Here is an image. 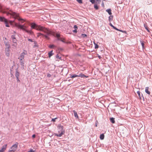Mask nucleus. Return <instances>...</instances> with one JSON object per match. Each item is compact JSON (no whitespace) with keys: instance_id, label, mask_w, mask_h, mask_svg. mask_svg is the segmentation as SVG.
<instances>
[{"instance_id":"a878e982","label":"nucleus","mask_w":152,"mask_h":152,"mask_svg":"<svg viewBox=\"0 0 152 152\" xmlns=\"http://www.w3.org/2000/svg\"><path fill=\"white\" fill-rule=\"evenodd\" d=\"M113 15H110V16H109L108 18L109 21L110 22H111V21H112L113 20Z\"/></svg>"},{"instance_id":"3c124183","label":"nucleus","mask_w":152,"mask_h":152,"mask_svg":"<svg viewBox=\"0 0 152 152\" xmlns=\"http://www.w3.org/2000/svg\"><path fill=\"white\" fill-rule=\"evenodd\" d=\"M65 43H66V44H70L71 43V42H66Z\"/></svg>"},{"instance_id":"4c0bfd02","label":"nucleus","mask_w":152,"mask_h":152,"mask_svg":"<svg viewBox=\"0 0 152 152\" xmlns=\"http://www.w3.org/2000/svg\"><path fill=\"white\" fill-rule=\"evenodd\" d=\"M14 43L12 45V46L16 48L17 45V43Z\"/></svg>"},{"instance_id":"f257e3e1","label":"nucleus","mask_w":152,"mask_h":152,"mask_svg":"<svg viewBox=\"0 0 152 152\" xmlns=\"http://www.w3.org/2000/svg\"><path fill=\"white\" fill-rule=\"evenodd\" d=\"M31 28L32 29H36L37 30L40 31H44L45 32L47 31V29L44 27L40 25H38L34 23H32L31 24Z\"/></svg>"},{"instance_id":"6e6552de","label":"nucleus","mask_w":152,"mask_h":152,"mask_svg":"<svg viewBox=\"0 0 152 152\" xmlns=\"http://www.w3.org/2000/svg\"><path fill=\"white\" fill-rule=\"evenodd\" d=\"M18 144V143L17 142H16L15 144L12 145L10 148V149H12L14 151H15L17 148Z\"/></svg>"},{"instance_id":"864d4df0","label":"nucleus","mask_w":152,"mask_h":152,"mask_svg":"<svg viewBox=\"0 0 152 152\" xmlns=\"http://www.w3.org/2000/svg\"><path fill=\"white\" fill-rule=\"evenodd\" d=\"M151 3V2H150V3H148H148H147L148 4H150Z\"/></svg>"},{"instance_id":"de8ad7c7","label":"nucleus","mask_w":152,"mask_h":152,"mask_svg":"<svg viewBox=\"0 0 152 152\" xmlns=\"http://www.w3.org/2000/svg\"><path fill=\"white\" fill-rule=\"evenodd\" d=\"M47 76L48 77H50L51 76V75L50 74L48 73L47 74Z\"/></svg>"},{"instance_id":"4468645a","label":"nucleus","mask_w":152,"mask_h":152,"mask_svg":"<svg viewBox=\"0 0 152 152\" xmlns=\"http://www.w3.org/2000/svg\"><path fill=\"white\" fill-rule=\"evenodd\" d=\"M15 76L16 78L19 77L20 75V72H18V68H17L15 69Z\"/></svg>"},{"instance_id":"f704fd0d","label":"nucleus","mask_w":152,"mask_h":152,"mask_svg":"<svg viewBox=\"0 0 152 152\" xmlns=\"http://www.w3.org/2000/svg\"><path fill=\"white\" fill-rule=\"evenodd\" d=\"M58 40L60 41H61L62 42H63L64 43H65L66 42L64 41L63 40V39L61 38L60 39H58Z\"/></svg>"},{"instance_id":"c9c22d12","label":"nucleus","mask_w":152,"mask_h":152,"mask_svg":"<svg viewBox=\"0 0 152 152\" xmlns=\"http://www.w3.org/2000/svg\"><path fill=\"white\" fill-rule=\"evenodd\" d=\"M90 1L92 4H94L95 3V0H89Z\"/></svg>"},{"instance_id":"79ce46f5","label":"nucleus","mask_w":152,"mask_h":152,"mask_svg":"<svg viewBox=\"0 0 152 152\" xmlns=\"http://www.w3.org/2000/svg\"><path fill=\"white\" fill-rule=\"evenodd\" d=\"M16 79H17V82H20V80L19 79V77L16 78Z\"/></svg>"},{"instance_id":"473e14b6","label":"nucleus","mask_w":152,"mask_h":152,"mask_svg":"<svg viewBox=\"0 0 152 152\" xmlns=\"http://www.w3.org/2000/svg\"><path fill=\"white\" fill-rule=\"evenodd\" d=\"M55 47V45H50L49 46V48H53Z\"/></svg>"},{"instance_id":"6e6d98bb","label":"nucleus","mask_w":152,"mask_h":152,"mask_svg":"<svg viewBox=\"0 0 152 152\" xmlns=\"http://www.w3.org/2000/svg\"><path fill=\"white\" fill-rule=\"evenodd\" d=\"M95 126H97V124H96V125H95Z\"/></svg>"},{"instance_id":"f3484780","label":"nucleus","mask_w":152,"mask_h":152,"mask_svg":"<svg viewBox=\"0 0 152 152\" xmlns=\"http://www.w3.org/2000/svg\"><path fill=\"white\" fill-rule=\"evenodd\" d=\"M20 60V65L22 66H24V60H22L21 59H19Z\"/></svg>"},{"instance_id":"9d476101","label":"nucleus","mask_w":152,"mask_h":152,"mask_svg":"<svg viewBox=\"0 0 152 152\" xmlns=\"http://www.w3.org/2000/svg\"><path fill=\"white\" fill-rule=\"evenodd\" d=\"M26 54V53L23 52L21 53L20 57L18 58L19 59H21L22 60L24 59V56Z\"/></svg>"},{"instance_id":"20e7f679","label":"nucleus","mask_w":152,"mask_h":152,"mask_svg":"<svg viewBox=\"0 0 152 152\" xmlns=\"http://www.w3.org/2000/svg\"><path fill=\"white\" fill-rule=\"evenodd\" d=\"M14 26L18 28L21 29L23 31H25L28 30L27 29L28 28V26H26L24 25H20L19 23H14Z\"/></svg>"},{"instance_id":"5701e85b","label":"nucleus","mask_w":152,"mask_h":152,"mask_svg":"<svg viewBox=\"0 0 152 152\" xmlns=\"http://www.w3.org/2000/svg\"><path fill=\"white\" fill-rule=\"evenodd\" d=\"M110 122L113 124H114L115 123V118H110Z\"/></svg>"},{"instance_id":"37998d69","label":"nucleus","mask_w":152,"mask_h":152,"mask_svg":"<svg viewBox=\"0 0 152 152\" xmlns=\"http://www.w3.org/2000/svg\"><path fill=\"white\" fill-rule=\"evenodd\" d=\"M74 28H75V29H77V26L76 25H75L74 26Z\"/></svg>"},{"instance_id":"dca6fc26","label":"nucleus","mask_w":152,"mask_h":152,"mask_svg":"<svg viewBox=\"0 0 152 152\" xmlns=\"http://www.w3.org/2000/svg\"><path fill=\"white\" fill-rule=\"evenodd\" d=\"M4 44L6 46L5 48H10V45L9 42H5Z\"/></svg>"},{"instance_id":"393cba45","label":"nucleus","mask_w":152,"mask_h":152,"mask_svg":"<svg viewBox=\"0 0 152 152\" xmlns=\"http://www.w3.org/2000/svg\"><path fill=\"white\" fill-rule=\"evenodd\" d=\"M100 138L101 140H103L104 138V135L103 134H102L100 135Z\"/></svg>"},{"instance_id":"6ab92c4d","label":"nucleus","mask_w":152,"mask_h":152,"mask_svg":"<svg viewBox=\"0 0 152 152\" xmlns=\"http://www.w3.org/2000/svg\"><path fill=\"white\" fill-rule=\"evenodd\" d=\"M148 87H146L145 88V92L148 94H150V92L148 91Z\"/></svg>"},{"instance_id":"c85d7f7f","label":"nucleus","mask_w":152,"mask_h":152,"mask_svg":"<svg viewBox=\"0 0 152 152\" xmlns=\"http://www.w3.org/2000/svg\"><path fill=\"white\" fill-rule=\"evenodd\" d=\"M144 26L145 28V29L148 32H150V31H149V28L148 27V26H147V25L146 24H144Z\"/></svg>"},{"instance_id":"f03ea898","label":"nucleus","mask_w":152,"mask_h":152,"mask_svg":"<svg viewBox=\"0 0 152 152\" xmlns=\"http://www.w3.org/2000/svg\"><path fill=\"white\" fill-rule=\"evenodd\" d=\"M57 127L58 134L55 133V135L58 137H61L65 133V130L64 129V127L62 126L58 125Z\"/></svg>"},{"instance_id":"7c9ffc66","label":"nucleus","mask_w":152,"mask_h":152,"mask_svg":"<svg viewBox=\"0 0 152 152\" xmlns=\"http://www.w3.org/2000/svg\"><path fill=\"white\" fill-rule=\"evenodd\" d=\"M94 43L95 45V49L98 48H99V46L97 44L95 43L94 42Z\"/></svg>"},{"instance_id":"9b49d317","label":"nucleus","mask_w":152,"mask_h":152,"mask_svg":"<svg viewBox=\"0 0 152 152\" xmlns=\"http://www.w3.org/2000/svg\"><path fill=\"white\" fill-rule=\"evenodd\" d=\"M52 33H54V35H53V36L56 37L57 38V39L58 40V39H60L61 38L60 37V35L58 33H56L55 32L52 31Z\"/></svg>"},{"instance_id":"a18cd8bd","label":"nucleus","mask_w":152,"mask_h":152,"mask_svg":"<svg viewBox=\"0 0 152 152\" xmlns=\"http://www.w3.org/2000/svg\"><path fill=\"white\" fill-rule=\"evenodd\" d=\"M14 151H13L12 149L10 150L8 152H14Z\"/></svg>"},{"instance_id":"09e8293b","label":"nucleus","mask_w":152,"mask_h":152,"mask_svg":"<svg viewBox=\"0 0 152 152\" xmlns=\"http://www.w3.org/2000/svg\"><path fill=\"white\" fill-rule=\"evenodd\" d=\"M28 41H30V42H33V41L31 39H28Z\"/></svg>"},{"instance_id":"2f4dec72","label":"nucleus","mask_w":152,"mask_h":152,"mask_svg":"<svg viewBox=\"0 0 152 152\" xmlns=\"http://www.w3.org/2000/svg\"><path fill=\"white\" fill-rule=\"evenodd\" d=\"M80 4L83 3L82 0H76Z\"/></svg>"},{"instance_id":"f8f14e48","label":"nucleus","mask_w":152,"mask_h":152,"mask_svg":"<svg viewBox=\"0 0 152 152\" xmlns=\"http://www.w3.org/2000/svg\"><path fill=\"white\" fill-rule=\"evenodd\" d=\"M11 38L12 39V41L13 43H17V40L16 39L15 35H12Z\"/></svg>"},{"instance_id":"603ef678","label":"nucleus","mask_w":152,"mask_h":152,"mask_svg":"<svg viewBox=\"0 0 152 152\" xmlns=\"http://www.w3.org/2000/svg\"><path fill=\"white\" fill-rule=\"evenodd\" d=\"M102 6L104 7V5L103 2V1L102 4Z\"/></svg>"},{"instance_id":"0eeeda50","label":"nucleus","mask_w":152,"mask_h":152,"mask_svg":"<svg viewBox=\"0 0 152 152\" xmlns=\"http://www.w3.org/2000/svg\"><path fill=\"white\" fill-rule=\"evenodd\" d=\"M10 14L14 18L17 19L19 21L24 20L23 19L19 18L18 14L15 12L11 11Z\"/></svg>"},{"instance_id":"39448f33","label":"nucleus","mask_w":152,"mask_h":152,"mask_svg":"<svg viewBox=\"0 0 152 152\" xmlns=\"http://www.w3.org/2000/svg\"><path fill=\"white\" fill-rule=\"evenodd\" d=\"M45 28L47 30V31L46 32H45L44 31H42L46 34H44L43 36L45 37V38L47 39H49V38L48 36L50 35H54V33H52V31H50L49 28Z\"/></svg>"},{"instance_id":"e433bc0d","label":"nucleus","mask_w":152,"mask_h":152,"mask_svg":"<svg viewBox=\"0 0 152 152\" xmlns=\"http://www.w3.org/2000/svg\"><path fill=\"white\" fill-rule=\"evenodd\" d=\"M81 36L83 38L87 37V35L85 34H82Z\"/></svg>"},{"instance_id":"c756f323","label":"nucleus","mask_w":152,"mask_h":152,"mask_svg":"<svg viewBox=\"0 0 152 152\" xmlns=\"http://www.w3.org/2000/svg\"><path fill=\"white\" fill-rule=\"evenodd\" d=\"M101 2V0H95V3L99 4Z\"/></svg>"},{"instance_id":"8fccbe9b","label":"nucleus","mask_w":152,"mask_h":152,"mask_svg":"<svg viewBox=\"0 0 152 152\" xmlns=\"http://www.w3.org/2000/svg\"><path fill=\"white\" fill-rule=\"evenodd\" d=\"M36 137V135L35 134H34L32 135V137L33 138H35Z\"/></svg>"},{"instance_id":"2eb2a0df","label":"nucleus","mask_w":152,"mask_h":152,"mask_svg":"<svg viewBox=\"0 0 152 152\" xmlns=\"http://www.w3.org/2000/svg\"><path fill=\"white\" fill-rule=\"evenodd\" d=\"M7 144H6L4 145L1 149L0 150V152H4V151L6 150L7 147Z\"/></svg>"},{"instance_id":"58836bf2","label":"nucleus","mask_w":152,"mask_h":152,"mask_svg":"<svg viewBox=\"0 0 152 152\" xmlns=\"http://www.w3.org/2000/svg\"><path fill=\"white\" fill-rule=\"evenodd\" d=\"M35 45L33 47L34 48L35 47H37L38 46V45H37V42H34Z\"/></svg>"},{"instance_id":"a211bd4d","label":"nucleus","mask_w":152,"mask_h":152,"mask_svg":"<svg viewBox=\"0 0 152 152\" xmlns=\"http://www.w3.org/2000/svg\"><path fill=\"white\" fill-rule=\"evenodd\" d=\"M137 93L138 94V95L139 97V98L140 99H141V96L143 98V99H144V98L142 94L141 95H140V91H137Z\"/></svg>"},{"instance_id":"ddd939ff","label":"nucleus","mask_w":152,"mask_h":152,"mask_svg":"<svg viewBox=\"0 0 152 152\" xmlns=\"http://www.w3.org/2000/svg\"><path fill=\"white\" fill-rule=\"evenodd\" d=\"M109 25L111 26L112 27H113V29L117 30V31H121V32H125L126 31H123L121 30H119V29H118L116 27H115L114 26H113V24L111 23H109Z\"/></svg>"},{"instance_id":"c03bdc74","label":"nucleus","mask_w":152,"mask_h":152,"mask_svg":"<svg viewBox=\"0 0 152 152\" xmlns=\"http://www.w3.org/2000/svg\"><path fill=\"white\" fill-rule=\"evenodd\" d=\"M73 32L74 33H76L77 32V29H75L73 31Z\"/></svg>"},{"instance_id":"aec40b11","label":"nucleus","mask_w":152,"mask_h":152,"mask_svg":"<svg viewBox=\"0 0 152 152\" xmlns=\"http://www.w3.org/2000/svg\"><path fill=\"white\" fill-rule=\"evenodd\" d=\"M106 11L107 12L109 15H111L112 13L111 12V10L110 9H107L106 10Z\"/></svg>"},{"instance_id":"a19ab883","label":"nucleus","mask_w":152,"mask_h":152,"mask_svg":"<svg viewBox=\"0 0 152 152\" xmlns=\"http://www.w3.org/2000/svg\"><path fill=\"white\" fill-rule=\"evenodd\" d=\"M56 57L58 59H60L61 58L60 57H59L58 54H57L56 55Z\"/></svg>"},{"instance_id":"412c9836","label":"nucleus","mask_w":152,"mask_h":152,"mask_svg":"<svg viewBox=\"0 0 152 152\" xmlns=\"http://www.w3.org/2000/svg\"><path fill=\"white\" fill-rule=\"evenodd\" d=\"M53 51L52 50L49 52L48 53V56L50 58L52 55H53Z\"/></svg>"},{"instance_id":"ea45409f","label":"nucleus","mask_w":152,"mask_h":152,"mask_svg":"<svg viewBox=\"0 0 152 152\" xmlns=\"http://www.w3.org/2000/svg\"><path fill=\"white\" fill-rule=\"evenodd\" d=\"M35 151L33 150L32 149H31L30 150L28 151L27 152H34Z\"/></svg>"},{"instance_id":"1a4fd4ad","label":"nucleus","mask_w":152,"mask_h":152,"mask_svg":"<svg viewBox=\"0 0 152 152\" xmlns=\"http://www.w3.org/2000/svg\"><path fill=\"white\" fill-rule=\"evenodd\" d=\"M10 48H5V51L6 55L7 56L9 57L10 56Z\"/></svg>"},{"instance_id":"7ed1b4c3","label":"nucleus","mask_w":152,"mask_h":152,"mask_svg":"<svg viewBox=\"0 0 152 152\" xmlns=\"http://www.w3.org/2000/svg\"><path fill=\"white\" fill-rule=\"evenodd\" d=\"M0 21L2 22H4L5 24V26L7 27H9L10 26L9 23H10L11 24H12V23H15L14 21L9 20L8 21L7 19L5 18L4 17H0Z\"/></svg>"},{"instance_id":"5fc2aeb1","label":"nucleus","mask_w":152,"mask_h":152,"mask_svg":"<svg viewBox=\"0 0 152 152\" xmlns=\"http://www.w3.org/2000/svg\"><path fill=\"white\" fill-rule=\"evenodd\" d=\"M98 57L99 58V59H100V58H102V57H101V56H98Z\"/></svg>"},{"instance_id":"4d7b16f0","label":"nucleus","mask_w":152,"mask_h":152,"mask_svg":"<svg viewBox=\"0 0 152 152\" xmlns=\"http://www.w3.org/2000/svg\"><path fill=\"white\" fill-rule=\"evenodd\" d=\"M14 33H16V32L15 31H14Z\"/></svg>"},{"instance_id":"49530a36","label":"nucleus","mask_w":152,"mask_h":152,"mask_svg":"<svg viewBox=\"0 0 152 152\" xmlns=\"http://www.w3.org/2000/svg\"><path fill=\"white\" fill-rule=\"evenodd\" d=\"M57 119V118H53L52 119V121H55V120Z\"/></svg>"},{"instance_id":"4be33fe9","label":"nucleus","mask_w":152,"mask_h":152,"mask_svg":"<svg viewBox=\"0 0 152 152\" xmlns=\"http://www.w3.org/2000/svg\"><path fill=\"white\" fill-rule=\"evenodd\" d=\"M73 113L75 117L77 118H78V116L77 114V113L75 110H73Z\"/></svg>"},{"instance_id":"72a5a7b5","label":"nucleus","mask_w":152,"mask_h":152,"mask_svg":"<svg viewBox=\"0 0 152 152\" xmlns=\"http://www.w3.org/2000/svg\"><path fill=\"white\" fill-rule=\"evenodd\" d=\"M38 35H37V37H39L40 36H43V35L44 34H42L41 33H38Z\"/></svg>"},{"instance_id":"bb28decb","label":"nucleus","mask_w":152,"mask_h":152,"mask_svg":"<svg viewBox=\"0 0 152 152\" xmlns=\"http://www.w3.org/2000/svg\"><path fill=\"white\" fill-rule=\"evenodd\" d=\"M94 4V8L96 9V10H97L99 9V7H98V6L97 5L98 4H96V3H95Z\"/></svg>"},{"instance_id":"cd10ccee","label":"nucleus","mask_w":152,"mask_h":152,"mask_svg":"<svg viewBox=\"0 0 152 152\" xmlns=\"http://www.w3.org/2000/svg\"><path fill=\"white\" fill-rule=\"evenodd\" d=\"M26 32L30 34H33V32L31 30H26Z\"/></svg>"},{"instance_id":"423d86ee","label":"nucleus","mask_w":152,"mask_h":152,"mask_svg":"<svg viewBox=\"0 0 152 152\" xmlns=\"http://www.w3.org/2000/svg\"><path fill=\"white\" fill-rule=\"evenodd\" d=\"M77 77H80L81 78H84L85 77H88V76L87 75H86L82 73H80V74H78V73L77 75L76 74H70V77L71 78H73Z\"/></svg>"},{"instance_id":"b1692460","label":"nucleus","mask_w":152,"mask_h":152,"mask_svg":"<svg viewBox=\"0 0 152 152\" xmlns=\"http://www.w3.org/2000/svg\"><path fill=\"white\" fill-rule=\"evenodd\" d=\"M140 42L142 45V48L143 49L144 48V42L140 40Z\"/></svg>"}]
</instances>
